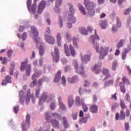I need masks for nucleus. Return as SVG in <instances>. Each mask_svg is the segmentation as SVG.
<instances>
[{
  "label": "nucleus",
  "mask_w": 131,
  "mask_h": 131,
  "mask_svg": "<svg viewBox=\"0 0 131 131\" xmlns=\"http://www.w3.org/2000/svg\"><path fill=\"white\" fill-rule=\"evenodd\" d=\"M58 101L60 108H61L62 110L66 111V109H67V108L66 107L65 104H64V103H63V101H62V98L60 97H59L58 98Z\"/></svg>",
  "instance_id": "obj_25"
},
{
  "label": "nucleus",
  "mask_w": 131,
  "mask_h": 131,
  "mask_svg": "<svg viewBox=\"0 0 131 131\" xmlns=\"http://www.w3.org/2000/svg\"><path fill=\"white\" fill-rule=\"evenodd\" d=\"M55 94L49 95L47 92L43 93L39 99V105H42L43 102L50 103L52 100L55 99Z\"/></svg>",
  "instance_id": "obj_4"
},
{
  "label": "nucleus",
  "mask_w": 131,
  "mask_h": 131,
  "mask_svg": "<svg viewBox=\"0 0 131 131\" xmlns=\"http://www.w3.org/2000/svg\"><path fill=\"white\" fill-rule=\"evenodd\" d=\"M45 40L50 45H54L55 43V38L52 36L45 35Z\"/></svg>",
  "instance_id": "obj_21"
},
{
  "label": "nucleus",
  "mask_w": 131,
  "mask_h": 131,
  "mask_svg": "<svg viewBox=\"0 0 131 131\" xmlns=\"http://www.w3.org/2000/svg\"><path fill=\"white\" fill-rule=\"evenodd\" d=\"M122 84V82H120L121 92L123 93V94H124V93H125V87H124V85H123Z\"/></svg>",
  "instance_id": "obj_46"
},
{
  "label": "nucleus",
  "mask_w": 131,
  "mask_h": 131,
  "mask_svg": "<svg viewBox=\"0 0 131 131\" xmlns=\"http://www.w3.org/2000/svg\"><path fill=\"white\" fill-rule=\"evenodd\" d=\"M122 81L124 82V84H130V82H129V80L127 79V78L123 76L122 78Z\"/></svg>",
  "instance_id": "obj_43"
},
{
  "label": "nucleus",
  "mask_w": 131,
  "mask_h": 131,
  "mask_svg": "<svg viewBox=\"0 0 131 131\" xmlns=\"http://www.w3.org/2000/svg\"><path fill=\"white\" fill-rule=\"evenodd\" d=\"M116 94L117 93H116L115 94L112 95V97L111 98L112 100H115V101L117 100V96H116Z\"/></svg>",
  "instance_id": "obj_63"
},
{
  "label": "nucleus",
  "mask_w": 131,
  "mask_h": 131,
  "mask_svg": "<svg viewBox=\"0 0 131 131\" xmlns=\"http://www.w3.org/2000/svg\"><path fill=\"white\" fill-rule=\"evenodd\" d=\"M120 106H121L122 109H125V108H126L125 103H124V101L122 99L120 100Z\"/></svg>",
  "instance_id": "obj_47"
},
{
  "label": "nucleus",
  "mask_w": 131,
  "mask_h": 131,
  "mask_svg": "<svg viewBox=\"0 0 131 131\" xmlns=\"http://www.w3.org/2000/svg\"><path fill=\"white\" fill-rule=\"evenodd\" d=\"M88 14L90 17H93L95 15V9L94 8H90V7H88Z\"/></svg>",
  "instance_id": "obj_28"
},
{
  "label": "nucleus",
  "mask_w": 131,
  "mask_h": 131,
  "mask_svg": "<svg viewBox=\"0 0 131 131\" xmlns=\"http://www.w3.org/2000/svg\"><path fill=\"white\" fill-rule=\"evenodd\" d=\"M40 94V88L38 87L35 91V97L36 98H39V94Z\"/></svg>",
  "instance_id": "obj_44"
},
{
  "label": "nucleus",
  "mask_w": 131,
  "mask_h": 131,
  "mask_svg": "<svg viewBox=\"0 0 131 131\" xmlns=\"http://www.w3.org/2000/svg\"><path fill=\"white\" fill-rule=\"evenodd\" d=\"M50 107L51 110H55L57 108V102H56V100H53L51 103Z\"/></svg>",
  "instance_id": "obj_35"
},
{
  "label": "nucleus",
  "mask_w": 131,
  "mask_h": 131,
  "mask_svg": "<svg viewBox=\"0 0 131 131\" xmlns=\"http://www.w3.org/2000/svg\"><path fill=\"white\" fill-rule=\"evenodd\" d=\"M75 103L77 106H82L84 112H88L89 110V107H88V105L85 103L84 99H80L79 97L77 96L75 99Z\"/></svg>",
  "instance_id": "obj_8"
},
{
  "label": "nucleus",
  "mask_w": 131,
  "mask_h": 131,
  "mask_svg": "<svg viewBox=\"0 0 131 131\" xmlns=\"http://www.w3.org/2000/svg\"><path fill=\"white\" fill-rule=\"evenodd\" d=\"M90 38L92 40L94 50H95L96 53L99 54V59H100V60H103V59L108 55V52H109V46H101L100 47V44L97 42L98 40H100V37H99L98 34H97V31H96V30H95V34L92 35Z\"/></svg>",
  "instance_id": "obj_1"
},
{
  "label": "nucleus",
  "mask_w": 131,
  "mask_h": 131,
  "mask_svg": "<svg viewBox=\"0 0 131 131\" xmlns=\"http://www.w3.org/2000/svg\"><path fill=\"white\" fill-rule=\"evenodd\" d=\"M74 23H71L68 21V23L66 25V27L68 28V29H70L72 28V24H73Z\"/></svg>",
  "instance_id": "obj_50"
},
{
  "label": "nucleus",
  "mask_w": 131,
  "mask_h": 131,
  "mask_svg": "<svg viewBox=\"0 0 131 131\" xmlns=\"http://www.w3.org/2000/svg\"><path fill=\"white\" fill-rule=\"evenodd\" d=\"M79 31H80V33L82 34H83V35H88V30H86L85 28H84V27L80 28Z\"/></svg>",
  "instance_id": "obj_38"
},
{
  "label": "nucleus",
  "mask_w": 131,
  "mask_h": 131,
  "mask_svg": "<svg viewBox=\"0 0 131 131\" xmlns=\"http://www.w3.org/2000/svg\"><path fill=\"white\" fill-rule=\"evenodd\" d=\"M130 22H131V16H129L127 18V23H126L127 26H129Z\"/></svg>",
  "instance_id": "obj_60"
},
{
  "label": "nucleus",
  "mask_w": 131,
  "mask_h": 131,
  "mask_svg": "<svg viewBox=\"0 0 131 131\" xmlns=\"http://www.w3.org/2000/svg\"><path fill=\"white\" fill-rule=\"evenodd\" d=\"M71 69V66L68 65L64 67V72L66 73L68 72V71H70V70Z\"/></svg>",
  "instance_id": "obj_54"
},
{
  "label": "nucleus",
  "mask_w": 131,
  "mask_h": 131,
  "mask_svg": "<svg viewBox=\"0 0 131 131\" xmlns=\"http://www.w3.org/2000/svg\"><path fill=\"white\" fill-rule=\"evenodd\" d=\"M46 5H47V3H46V1H41L40 4H39V6H38V14H41V13H42L43 10H45V8H46Z\"/></svg>",
  "instance_id": "obj_14"
},
{
  "label": "nucleus",
  "mask_w": 131,
  "mask_h": 131,
  "mask_svg": "<svg viewBox=\"0 0 131 131\" xmlns=\"http://www.w3.org/2000/svg\"><path fill=\"white\" fill-rule=\"evenodd\" d=\"M116 25L117 27H121V20L119 17H116Z\"/></svg>",
  "instance_id": "obj_45"
},
{
  "label": "nucleus",
  "mask_w": 131,
  "mask_h": 131,
  "mask_svg": "<svg viewBox=\"0 0 131 131\" xmlns=\"http://www.w3.org/2000/svg\"><path fill=\"white\" fill-rule=\"evenodd\" d=\"M43 80H45V81H49V78L47 77H44L43 79H39L38 81L39 85H41L42 84V81H43Z\"/></svg>",
  "instance_id": "obj_40"
},
{
  "label": "nucleus",
  "mask_w": 131,
  "mask_h": 131,
  "mask_svg": "<svg viewBox=\"0 0 131 131\" xmlns=\"http://www.w3.org/2000/svg\"><path fill=\"white\" fill-rule=\"evenodd\" d=\"M89 118H91V116L88 114L87 117H85L82 119L80 120V121H81V123H86L88 122V119H89Z\"/></svg>",
  "instance_id": "obj_42"
},
{
  "label": "nucleus",
  "mask_w": 131,
  "mask_h": 131,
  "mask_svg": "<svg viewBox=\"0 0 131 131\" xmlns=\"http://www.w3.org/2000/svg\"><path fill=\"white\" fill-rule=\"evenodd\" d=\"M64 53L66 56H67V57H70V52L69 51V48H68V46H67V45L66 44H64Z\"/></svg>",
  "instance_id": "obj_36"
},
{
  "label": "nucleus",
  "mask_w": 131,
  "mask_h": 131,
  "mask_svg": "<svg viewBox=\"0 0 131 131\" xmlns=\"http://www.w3.org/2000/svg\"><path fill=\"white\" fill-rule=\"evenodd\" d=\"M112 32H116L117 31V27H116V25H113L112 28Z\"/></svg>",
  "instance_id": "obj_57"
},
{
  "label": "nucleus",
  "mask_w": 131,
  "mask_h": 131,
  "mask_svg": "<svg viewBox=\"0 0 131 131\" xmlns=\"http://www.w3.org/2000/svg\"><path fill=\"white\" fill-rule=\"evenodd\" d=\"M117 67V63L115 61L113 63L112 70L115 71L116 70V68Z\"/></svg>",
  "instance_id": "obj_56"
},
{
  "label": "nucleus",
  "mask_w": 131,
  "mask_h": 131,
  "mask_svg": "<svg viewBox=\"0 0 131 131\" xmlns=\"http://www.w3.org/2000/svg\"><path fill=\"white\" fill-rule=\"evenodd\" d=\"M45 118L48 122H52L54 128H60V122L57 120H53L48 112L45 113Z\"/></svg>",
  "instance_id": "obj_6"
},
{
  "label": "nucleus",
  "mask_w": 131,
  "mask_h": 131,
  "mask_svg": "<svg viewBox=\"0 0 131 131\" xmlns=\"http://www.w3.org/2000/svg\"><path fill=\"white\" fill-rule=\"evenodd\" d=\"M53 60L55 63L59 62V58L60 57V54L59 53V48L57 47H55L54 52L52 53Z\"/></svg>",
  "instance_id": "obj_12"
},
{
  "label": "nucleus",
  "mask_w": 131,
  "mask_h": 131,
  "mask_svg": "<svg viewBox=\"0 0 131 131\" xmlns=\"http://www.w3.org/2000/svg\"><path fill=\"white\" fill-rule=\"evenodd\" d=\"M32 79V82L30 83V88H33L35 84H36V79L34 78V79Z\"/></svg>",
  "instance_id": "obj_48"
},
{
  "label": "nucleus",
  "mask_w": 131,
  "mask_h": 131,
  "mask_svg": "<svg viewBox=\"0 0 131 131\" xmlns=\"http://www.w3.org/2000/svg\"><path fill=\"white\" fill-rule=\"evenodd\" d=\"M38 0H34V5H31L32 0H28L27 2V6L28 9V10L31 14H34L35 13V10L37 6L36 5V2Z\"/></svg>",
  "instance_id": "obj_9"
},
{
  "label": "nucleus",
  "mask_w": 131,
  "mask_h": 131,
  "mask_svg": "<svg viewBox=\"0 0 131 131\" xmlns=\"http://www.w3.org/2000/svg\"><path fill=\"white\" fill-rule=\"evenodd\" d=\"M25 92L21 90L19 91V102L21 105H24V101L25 100Z\"/></svg>",
  "instance_id": "obj_17"
},
{
  "label": "nucleus",
  "mask_w": 131,
  "mask_h": 131,
  "mask_svg": "<svg viewBox=\"0 0 131 131\" xmlns=\"http://www.w3.org/2000/svg\"><path fill=\"white\" fill-rule=\"evenodd\" d=\"M61 83L63 86H65L66 85V78L64 76H63L61 77Z\"/></svg>",
  "instance_id": "obj_49"
},
{
  "label": "nucleus",
  "mask_w": 131,
  "mask_h": 131,
  "mask_svg": "<svg viewBox=\"0 0 131 131\" xmlns=\"http://www.w3.org/2000/svg\"><path fill=\"white\" fill-rule=\"evenodd\" d=\"M7 83H12V77L9 75L6 76L5 79L3 80L2 85L6 86Z\"/></svg>",
  "instance_id": "obj_19"
},
{
  "label": "nucleus",
  "mask_w": 131,
  "mask_h": 131,
  "mask_svg": "<svg viewBox=\"0 0 131 131\" xmlns=\"http://www.w3.org/2000/svg\"><path fill=\"white\" fill-rule=\"evenodd\" d=\"M80 60L82 65L83 64H88V62L91 61V58H92V54H85L80 55Z\"/></svg>",
  "instance_id": "obj_11"
},
{
  "label": "nucleus",
  "mask_w": 131,
  "mask_h": 131,
  "mask_svg": "<svg viewBox=\"0 0 131 131\" xmlns=\"http://www.w3.org/2000/svg\"><path fill=\"white\" fill-rule=\"evenodd\" d=\"M30 123V115L28 114L26 117V120L24 121L22 123L23 131H27V129L29 128V124Z\"/></svg>",
  "instance_id": "obj_10"
},
{
  "label": "nucleus",
  "mask_w": 131,
  "mask_h": 131,
  "mask_svg": "<svg viewBox=\"0 0 131 131\" xmlns=\"http://www.w3.org/2000/svg\"><path fill=\"white\" fill-rule=\"evenodd\" d=\"M131 13V8H129L124 11V15H129V13Z\"/></svg>",
  "instance_id": "obj_53"
},
{
  "label": "nucleus",
  "mask_w": 131,
  "mask_h": 131,
  "mask_svg": "<svg viewBox=\"0 0 131 131\" xmlns=\"http://www.w3.org/2000/svg\"><path fill=\"white\" fill-rule=\"evenodd\" d=\"M113 82H114V81H113V79L106 81L104 83L103 88H107V86H110V85H112V84H113Z\"/></svg>",
  "instance_id": "obj_34"
},
{
  "label": "nucleus",
  "mask_w": 131,
  "mask_h": 131,
  "mask_svg": "<svg viewBox=\"0 0 131 131\" xmlns=\"http://www.w3.org/2000/svg\"><path fill=\"white\" fill-rule=\"evenodd\" d=\"M73 46H74L75 49H78L79 46H78V39L74 37L73 39Z\"/></svg>",
  "instance_id": "obj_33"
},
{
  "label": "nucleus",
  "mask_w": 131,
  "mask_h": 131,
  "mask_svg": "<svg viewBox=\"0 0 131 131\" xmlns=\"http://www.w3.org/2000/svg\"><path fill=\"white\" fill-rule=\"evenodd\" d=\"M34 71L35 73L33 74L32 76V79H34V78L36 79L37 77L40 76V75L42 74L41 70H37V68H34Z\"/></svg>",
  "instance_id": "obj_18"
},
{
  "label": "nucleus",
  "mask_w": 131,
  "mask_h": 131,
  "mask_svg": "<svg viewBox=\"0 0 131 131\" xmlns=\"http://www.w3.org/2000/svg\"><path fill=\"white\" fill-rule=\"evenodd\" d=\"M66 37L68 40H70L71 39V36L70 35V33L69 32H67L66 33Z\"/></svg>",
  "instance_id": "obj_55"
},
{
  "label": "nucleus",
  "mask_w": 131,
  "mask_h": 131,
  "mask_svg": "<svg viewBox=\"0 0 131 131\" xmlns=\"http://www.w3.org/2000/svg\"><path fill=\"white\" fill-rule=\"evenodd\" d=\"M115 17H116V13L113 12L111 14V19H115Z\"/></svg>",
  "instance_id": "obj_62"
},
{
  "label": "nucleus",
  "mask_w": 131,
  "mask_h": 131,
  "mask_svg": "<svg viewBox=\"0 0 131 131\" xmlns=\"http://www.w3.org/2000/svg\"><path fill=\"white\" fill-rule=\"evenodd\" d=\"M19 111V107L17 106H15L13 107V111L15 114L18 113V111Z\"/></svg>",
  "instance_id": "obj_59"
},
{
  "label": "nucleus",
  "mask_w": 131,
  "mask_h": 131,
  "mask_svg": "<svg viewBox=\"0 0 131 131\" xmlns=\"http://www.w3.org/2000/svg\"><path fill=\"white\" fill-rule=\"evenodd\" d=\"M85 7L88 9V7L90 9H94L96 7V3L94 2H88L86 4H85Z\"/></svg>",
  "instance_id": "obj_31"
},
{
  "label": "nucleus",
  "mask_w": 131,
  "mask_h": 131,
  "mask_svg": "<svg viewBox=\"0 0 131 131\" xmlns=\"http://www.w3.org/2000/svg\"><path fill=\"white\" fill-rule=\"evenodd\" d=\"M70 50L72 57H75L76 53L75 49H74V48L72 45H70Z\"/></svg>",
  "instance_id": "obj_39"
},
{
  "label": "nucleus",
  "mask_w": 131,
  "mask_h": 131,
  "mask_svg": "<svg viewBox=\"0 0 131 131\" xmlns=\"http://www.w3.org/2000/svg\"><path fill=\"white\" fill-rule=\"evenodd\" d=\"M49 2H51V3H53L54 1L55 0H48ZM62 4V0H56L55 3V12L56 13V14H60L61 13V9L59 8L60 6H61Z\"/></svg>",
  "instance_id": "obj_13"
},
{
  "label": "nucleus",
  "mask_w": 131,
  "mask_h": 131,
  "mask_svg": "<svg viewBox=\"0 0 131 131\" xmlns=\"http://www.w3.org/2000/svg\"><path fill=\"white\" fill-rule=\"evenodd\" d=\"M52 32V31H51V29L50 27H47V30L46 31V35H48V34H51Z\"/></svg>",
  "instance_id": "obj_58"
},
{
  "label": "nucleus",
  "mask_w": 131,
  "mask_h": 131,
  "mask_svg": "<svg viewBox=\"0 0 131 131\" xmlns=\"http://www.w3.org/2000/svg\"><path fill=\"white\" fill-rule=\"evenodd\" d=\"M52 115L55 119H57L58 120L62 119V116H61V115L58 113H53L52 114Z\"/></svg>",
  "instance_id": "obj_32"
},
{
  "label": "nucleus",
  "mask_w": 131,
  "mask_h": 131,
  "mask_svg": "<svg viewBox=\"0 0 131 131\" xmlns=\"http://www.w3.org/2000/svg\"><path fill=\"white\" fill-rule=\"evenodd\" d=\"M62 33L58 32L56 35V40H57V46L59 47H61V42L62 41Z\"/></svg>",
  "instance_id": "obj_24"
},
{
  "label": "nucleus",
  "mask_w": 131,
  "mask_h": 131,
  "mask_svg": "<svg viewBox=\"0 0 131 131\" xmlns=\"http://www.w3.org/2000/svg\"><path fill=\"white\" fill-rule=\"evenodd\" d=\"M32 95V94H31V91L30 90V89H28L25 98V102L26 105H29V103H30V97H31Z\"/></svg>",
  "instance_id": "obj_22"
},
{
  "label": "nucleus",
  "mask_w": 131,
  "mask_h": 131,
  "mask_svg": "<svg viewBox=\"0 0 131 131\" xmlns=\"http://www.w3.org/2000/svg\"><path fill=\"white\" fill-rule=\"evenodd\" d=\"M90 111L93 113H98V106L96 104H93L90 107Z\"/></svg>",
  "instance_id": "obj_29"
},
{
  "label": "nucleus",
  "mask_w": 131,
  "mask_h": 131,
  "mask_svg": "<svg viewBox=\"0 0 131 131\" xmlns=\"http://www.w3.org/2000/svg\"><path fill=\"white\" fill-rule=\"evenodd\" d=\"M102 62H99L95 64L92 69V71H95L96 74H99L101 72V69H102Z\"/></svg>",
  "instance_id": "obj_16"
},
{
  "label": "nucleus",
  "mask_w": 131,
  "mask_h": 131,
  "mask_svg": "<svg viewBox=\"0 0 131 131\" xmlns=\"http://www.w3.org/2000/svg\"><path fill=\"white\" fill-rule=\"evenodd\" d=\"M102 72L103 74L105 76L103 80L106 81L108 80V79H110V78H112V76H111V74H110V72H109L108 69H103Z\"/></svg>",
  "instance_id": "obj_15"
},
{
  "label": "nucleus",
  "mask_w": 131,
  "mask_h": 131,
  "mask_svg": "<svg viewBox=\"0 0 131 131\" xmlns=\"http://www.w3.org/2000/svg\"><path fill=\"white\" fill-rule=\"evenodd\" d=\"M125 67L127 69L129 74L131 75V69H130V68L129 67V66L126 65Z\"/></svg>",
  "instance_id": "obj_64"
},
{
  "label": "nucleus",
  "mask_w": 131,
  "mask_h": 131,
  "mask_svg": "<svg viewBox=\"0 0 131 131\" xmlns=\"http://www.w3.org/2000/svg\"><path fill=\"white\" fill-rule=\"evenodd\" d=\"M84 88H90V82L88 80H85L83 83Z\"/></svg>",
  "instance_id": "obj_52"
},
{
  "label": "nucleus",
  "mask_w": 131,
  "mask_h": 131,
  "mask_svg": "<svg viewBox=\"0 0 131 131\" xmlns=\"http://www.w3.org/2000/svg\"><path fill=\"white\" fill-rule=\"evenodd\" d=\"M78 7L83 15H86V11H85V9L83 8V6L81 5V4H78Z\"/></svg>",
  "instance_id": "obj_30"
},
{
  "label": "nucleus",
  "mask_w": 131,
  "mask_h": 131,
  "mask_svg": "<svg viewBox=\"0 0 131 131\" xmlns=\"http://www.w3.org/2000/svg\"><path fill=\"white\" fill-rule=\"evenodd\" d=\"M31 31L32 32L33 35V40L36 44V47H39V54L41 57H42L45 55V47L41 44L39 37H38V30L37 28L34 26H32L31 28Z\"/></svg>",
  "instance_id": "obj_2"
},
{
  "label": "nucleus",
  "mask_w": 131,
  "mask_h": 131,
  "mask_svg": "<svg viewBox=\"0 0 131 131\" xmlns=\"http://www.w3.org/2000/svg\"><path fill=\"white\" fill-rule=\"evenodd\" d=\"M25 69H26V76H29L31 73V66L28 64L26 61L21 62L20 66V71H24Z\"/></svg>",
  "instance_id": "obj_7"
},
{
  "label": "nucleus",
  "mask_w": 131,
  "mask_h": 131,
  "mask_svg": "<svg viewBox=\"0 0 131 131\" xmlns=\"http://www.w3.org/2000/svg\"><path fill=\"white\" fill-rule=\"evenodd\" d=\"M68 106L69 108H71L74 103V99L73 96L70 95L68 98Z\"/></svg>",
  "instance_id": "obj_26"
},
{
  "label": "nucleus",
  "mask_w": 131,
  "mask_h": 131,
  "mask_svg": "<svg viewBox=\"0 0 131 131\" xmlns=\"http://www.w3.org/2000/svg\"><path fill=\"white\" fill-rule=\"evenodd\" d=\"M2 64H4V65L7 64L8 63V59H7V58L4 57L2 61Z\"/></svg>",
  "instance_id": "obj_61"
},
{
  "label": "nucleus",
  "mask_w": 131,
  "mask_h": 131,
  "mask_svg": "<svg viewBox=\"0 0 131 131\" xmlns=\"http://www.w3.org/2000/svg\"><path fill=\"white\" fill-rule=\"evenodd\" d=\"M99 25L100 26L101 29H106L108 26V21L100 20L99 22Z\"/></svg>",
  "instance_id": "obj_23"
},
{
  "label": "nucleus",
  "mask_w": 131,
  "mask_h": 131,
  "mask_svg": "<svg viewBox=\"0 0 131 131\" xmlns=\"http://www.w3.org/2000/svg\"><path fill=\"white\" fill-rule=\"evenodd\" d=\"M58 24L60 28H62L63 27V20L62 19V17L61 16L58 17Z\"/></svg>",
  "instance_id": "obj_41"
},
{
  "label": "nucleus",
  "mask_w": 131,
  "mask_h": 131,
  "mask_svg": "<svg viewBox=\"0 0 131 131\" xmlns=\"http://www.w3.org/2000/svg\"><path fill=\"white\" fill-rule=\"evenodd\" d=\"M69 12L67 13V20L68 22H71V23H75L76 22V18L74 16V13L75 10L74 9V6L71 3H69Z\"/></svg>",
  "instance_id": "obj_5"
},
{
  "label": "nucleus",
  "mask_w": 131,
  "mask_h": 131,
  "mask_svg": "<svg viewBox=\"0 0 131 131\" xmlns=\"http://www.w3.org/2000/svg\"><path fill=\"white\" fill-rule=\"evenodd\" d=\"M61 73L62 72H61V71H58V73L55 75V77L54 78L55 82H58V81H60Z\"/></svg>",
  "instance_id": "obj_27"
},
{
  "label": "nucleus",
  "mask_w": 131,
  "mask_h": 131,
  "mask_svg": "<svg viewBox=\"0 0 131 131\" xmlns=\"http://www.w3.org/2000/svg\"><path fill=\"white\" fill-rule=\"evenodd\" d=\"M73 65L75 69L76 72L78 74L81 75L82 77L85 78L86 77V74H85V71H84V65H83L82 63L78 66V61L77 60L74 59L73 60Z\"/></svg>",
  "instance_id": "obj_3"
},
{
  "label": "nucleus",
  "mask_w": 131,
  "mask_h": 131,
  "mask_svg": "<svg viewBox=\"0 0 131 131\" xmlns=\"http://www.w3.org/2000/svg\"><path fill=\"white\" fill-rule=\"evenodd\" d=\"M124 118H125V113H124L123 110L121 111L120 116L118 113L116 114V120H123Z\"/></svg>",
  "instance_id": "obj_20"
},
{
  "label": "nucleus",
  "mask_w": 131,
  "mask_h": 131,
  "mask_svg": "<svg viewBox=\"0 0 131 131\" xmlns=\"http://www.w3.org/2000/svg\"><path fill=\"white\" fill-rule=\"evenodd\" d=\"M124 43H125V40L121 39L118 42L117 48H118V49H120V48H122V47H123Z\"/></svg>",
  "instance_id": "obj_37"
},
{
  "label": "nucleus",
  "mask_w": 131,
  "mask_h": 131,
  "mask_svg": "<svg viewBox=\"0 0 131 131\" xmlns=\"http://www.w3.org/2000/svg\"><path fill=\"white\" fill-rule=\"evenodd\" d=\"M128 52H129V49L128 51H127V50H126V52H123L122 53V60H125V59L126 58V53H128Z\"/></svg>",
  "instance_id": "obj_51"
}]
</instances>
